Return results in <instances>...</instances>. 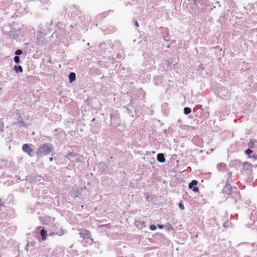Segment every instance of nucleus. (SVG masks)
I'll use <instances>...</instances> for the list:
<instances>
[{
	"instance_id": "nucleus-2",
	"label": "nucleus",
	"mask_w": 257,
	"mask_h": 257,
	"mask_svg": "<svg viewBox=\"0 0 257 257\" xmlns=\"http://www.w3.org/2000/svg\"><path fill=\"white\" fill-rule=\"evenodd\" d=\"M33 145H29L28 144H24L22 146L23 151L26 153L29 156H32V153L33 152V149L32 147H33Z\"/></svg>"
},
{
	"instance_id": "nucleus-10",
	"label": "nucleus",
	"mask_w": 257,
	"mask_h": 257,
	"mask_svg": "<svg viewBox=\"0 0 257 257\" xmlns=\"http://www.w3.org/2000/svg\"><path fill=\"white\" fill-rule=\"evenodd\" d=\"M69 78L70 82L74 81L76 78L75 73L74 72H71L69 74Z\"/></svg>"
},
{
	"instance_id": "nucleus-21",
	"label": "nucleus",
	"mask_w": 257,
	"mask_h": 257,
	"mask_svg": "<svg viewBox=\"0 0 257 257\" xmlns=\"http://www.w3.org/2000/svg\"><path fill=\"white\" fill-rule=\"evenodd\" d=\"M53 158H52V157H50V158H49V160H50V162H52V161H53Z\"/></svg>"
},
{
	"instance_id": "nucleus-11",
	"label": "nucleus",
	"mask_w": 257,
	"mask_h": 257,
	"mask_svg": "<svg viewBox=\"0 0 257 257\" xmlns=\"http://www.w3.org/2000/svg\"><path fill=\"white\" fill-rule=\"evenodd\" d=\"M136 225L139 227L144 228L146 226L145 223L144 221H136Z\"/></svg>"
},
{
	"instance_id": "nucleus-9",
	"label": "nucleus",
	"mask_w": 257,
	"mask_h": 257,
	"mask_svg": "<svg viewBox=\"0 0 257 257\" xmlns=\"http://www.w3.org/2000/svg\"><path fill=\"white\" fill-rule=\"evenodd\" d=\"M14 69L16 73H18L19 72H23V69L21 65H15Z\"/></svg>"
},
{
	"instance_id": "nucleus-22",
	"label": "nucleus",
	"mask_w": 257,
	"mask_h": 257,
	"mask_svg": "<svg viewBox=\"0 0 257 257\" xmlns=\"http://www.w3.org/2000/svg\"><path fill=\"white\" fill-rule=\"evenodd\" d=\"M69 156H74V155H73L72 154V153H69Z\"/></svg>"
},
{
	"instance_id": "nucleus-7",
	"label": "nucleus",
	"mask_w": 257,
	"mask_h": 257,
	"mask_svg": "<svg viewBox=\"0 0 257 257\" xmlns=\"http://www.w3.org/2000/svg\"><path fill=\"white\" fill-rule=\"evenodd\" d=\"M41 235L42 236V239L44 241L47 239V232L45 229H43L40 231Z\"/></svg>"
},
{
	"instance_id": "nucleus-6",
	"label": "nucleus",
	"mask_w": 257,
	"mask_h": 257,
	"mask_svg": "<svg viewBox=\"0 0 257 257\" xmlns=\"http://www.w3.org/2000/svg\"><path fill=\"white\" fill-rule=\"evenodd\" d=\"M157 158V160L161 163H163L165 161V158L163 154H158Z\"/></svg>"
},
{
	"instance_id": "nucleus-8",
	"label": "nucleus",
	"mask_w": 257,
	"mask_h": 257,
	"mask_svg": "<svg viewBox=\"0 0 257 257\" xmlns=\"http://www.w3.org/2000/svg\"><path fill=\"white\" fill-rule=\"evenodd\" d=\"M37 44L38 46L42 47L44 46V45L46 44V42L42 39V38H38L37 40Z\"/></svg>"
},
{
	"instance_id": "nucleus-20",
	"label": "nucleus",
	"mask_w": 257,
	"mask_h": 257,
	"mask_svg": "<svg viewBox=\"0 0 257 257\" xmlns=\"http://www.w3.org/2000/svg\"><path fill=\"white\" fill-rule=\"evenodd\" d=\"M135 25V26H136V27H139V23H138L137 21H136Z\"/></svg>"
},
{
	"instance_id": "nucleus-3",
	"label": "nucleus",
	"mask_w": 257,
	"mask_h": 257,
	"mask_svg": "<svg viewBox=\"0 0 257 257\" xmlns=\"http://www.w3.org/2000/svg\"><path fill=\"white\" fill-rule=\"evenodd\" d=\"M79 234L83 239L89 238L90 237V232L87 229H81Z\"/></svg>"
},
{
	"instance_id": "nucleus-13",
	"label": "nucleus",
	"mask_w": 257,
	"mask_h": 257,
	"mask_svg": "<svg viewBox=\"0 0 257 257\" xmlns=\"http://www.w3.org/2000/svg\"><path fill=\"white\" fill-rule=\"evenodd\" d=\"M14 61L16 63H18L20 62V58L18 56H16L14 57Z\"/></svg>"
},
{
	"instance_id": "nucleus-18",
	"label": "nucleus",
	"mask_w": 257,
	"mask_h": 257,
	"mask_svg": "<svg viewBox=\"0 0 257 257\" xmlns=\"http://www.w3.org/2000/svg\"><path fill=\"white\" fill-rule=\"evenodd\" d=\"M158 226L159 228L160 229H162L164 228V226L163 225H161V224H158Z\"/></svg>"
},
{
	"instance_id": "nucleus-14",
	"label": "nucleus",
	"mask_w": 257,
	"mask_h": 257,
	"mask_svg": "<svg viewBox=\"0 0 257 257\" xmlns=\"http://www.w3.org/2000/svg\"><path fill=\"white\" fill-rule=\"evenodd\" d=\"M22 53H23V52H22V51L21 50H17L15 52V54L17 55H21Z\"/></svg>"
},
{
	"instance_id": "nucleus-12",
	"label": "nucleus",
	"mask_w": 257,
	"mask_h": 257,
	"mask_svg": "<svg viewBox=\"0 0 257 257\" xmlns=\"http://www.w3.org/2000/svg\"><path fill=\"white\" fill-rule=\"evenodd\" d=\"M191 109L190 108L186 107L184 109V112H191Z\"/></svg>"
},
{
	"instance_id": "nucleus-1",
	"label": "nucleus",
	"mask_w": 257,
	"mask_h": 257,
	"mask_svg": "<svg viewBox=\"0 0 257 257\" xmlns=\"http://www.w3.org/2000/svg\"><path fill=\"white\" fill-rule=\"evenodd\" d=\"M53 150V148L52 145L45 143L39 148L36 152V154L38 157L46 156L52 152Z\"/></svg>"
},
{
	"instance_id": "nucleus-17",
	"label": "nucleus",
	"mask_w": 257,
	"mask_h": 257,
	"mask_svg": "<svg viewBox=\"0 0 257 257\" xmlns=\"http://www.w3.org/2000/svg\"><path fill=\"white\" fill-rule=\"evenodd\" d=\"M179 207L181 210H184V206L183 204L180 202L179 205Z\"/></svg>"
},
{
	"instance_id": "nucleus-5",
	"label": "nucleus",
	"mask_w": 257,
	"mask_h": 257,
	"mask_svg": "<svg viewBox=\"0 0 257 257\" xmlns=\"http://www.w3.org/2000/svg\"><path fill=\"white\" fill-rule=\"evenodd\" d=\"M64 234V230L62 229H61L58 232H57L56 233H54V232H51L49 233V235L50 236H53L54 235H57L59 236H62Z\"/></svg>"
},
{
	"instance_id": "nucleus-15",
	"label": "nucleus",
	"mask_w": 257,
	"mask_h": 257,
	"mask_svg": "<svg viewBox=\"0 0 257 257\" xmlns=\"http://www.w3.org/2000/svg\"><path fill=\"white\" fill-rule=\"evenodd\" d=\"M150 228L152 230H155L156 229L157 227L155 225L152 224L150 226Z\"/></svg>"
},
{
	"instance_id": "nucleus-19",
	"label": "nucleus",
	"mask_w": 257,
	"mask_h": 257,
	"mask_svg": "<svg viewBox=\"0 0 257 257\" xmlns=\"http://www.w3.org/2000/svg\"><path fill=\"white\" fill-rule=\"evenodd\" d=\"M4 204V202L0 199V206H3Z\"/></svg>"
},
{
	"instance_id": "nucleus-23",
	"label": "nucleus",
	"mask_w": 257,
	"mask_h": 257,
	"mask_svg": "<svg viewBox=\"0 0 257 257\" xmlns=\"http://www.w3.org/2000/svg\"><path fill=\"white\" fill-rule=\"evenodd\" d=\"M2 89H3V88H0V91H2Z\"/></svg>"
},
{
	"instance_id": "nucleus-16",
	"label": "nucleus",
	"mask_w": 257,
	"mask_h": 257,
	"mask_svg": "<svg viewBox=\"0 0 257 257\" xmlns=\"http://www.w3.org/2000/svg\"><path fill=\"white\" fill-rule=\"evenodd\" d=\"M245 153L247 155H249L250 154L252 153V151L250 150V149H248L246 151Z\"/></svg>"
},
{
	"instance_id": "nucleus-4",
	"label": "nucleus",
	"mask_w": 257,
	"mask_h": 257,
	"mask_svg": "<svg viewBox=\"0 0 257 257\" xmlns=\"http://www.w3.org/2000/svg\"><path fill=\"white\" fill-rule=\"evenodd\" d=\"M198 183V181L195 180H192L189 184V188L190 189H192V191L194 192H199V188L197 187H193V186L196 185Z\"/></svg>"
}]
</instances>
